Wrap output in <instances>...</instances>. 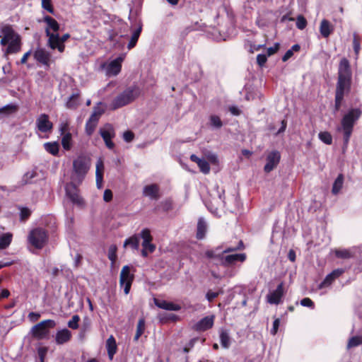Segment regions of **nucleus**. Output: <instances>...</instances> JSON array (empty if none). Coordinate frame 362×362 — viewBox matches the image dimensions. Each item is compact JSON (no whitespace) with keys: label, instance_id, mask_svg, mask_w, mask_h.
Segmentation results:
<instances>
[{"label":"nucleus","instance_id":"20e7f679","mask_svg":"<svg viewBox=\"0 0 362 362\" xmlns=\"http://www.w3.org/2000/svg\"><path fill=\"white\" fill-rule=\"evenodd\" d=\"M140 94V90L137 86H130L126 88L123 92L116 96L111 103L109 108L115 110L123 106L128 105L134 101Z\"/></svg>","mask_w":362,"mask_h":362},{"label":"nucleus","instance_id":"0e129e2a","mask_svg":"<svg viewBox=\"0 0 362 362\" xmlns=\"http://www.w3.org/2000/svg\"><path fill=\"white\" fill-rule=\"evenodd\" d=\"M134 135L131 131H127L123 134V139L127 142H130L133 140Z\"/></svg>","mask_w":362,"mask_h":362},{"label":"nucleus","instance_id":"e433bc0d","mask_svg":"<svg viewBox=\"0 0 362 362\" xmlns=\"http://www.w3.org/2000/svg\"><path fill=\"white\" fill-rule=\"evenodd\" d=\"M146 329V322L144 317H141L139 320L137 326H136V331L135 336L134 337V341H137L140 337L144 334Z\"/></svg>","mask_w":362,"mask_h":362},{"label":"nucleus","instance_id":"5fc2aeb1","mask_svg":"<svg viewBox=\"0 0 362 362\" xmlns=\"http://www.w3.org/2000/svg\"><path fill=\"white\" fill-rule=\"evenodd\" d=\"M306 25V19L303 16H298L296 19V27L300 30H303Z\"/></svg>","mask_w":362,"mask_h":362},{"label":"nucleus","instance_id":"c03bdc74","mask_svg":"<svg viewBox=\"0 0 362 362\" xmlns=\"http://www.w3.org/2000/svg\"><path fill=\"white\" fill-rule=\"evenodd\" d=\"M362 344V336L356 335L351 337L347 344V349L356 347Z\"/></svg>","mask_w":362,"mask_h":362},{"label":"nucleus","instance_id":"f3484780","mask_svg":"<svg viewBox=\"0 0 362 362\" xmlns=\"http://www.w3.org/2000/svg\"><path fill=\"white\" fill-rule=\"evenodd\" d=\"M344 272V270L342 269L333 270L331 273L327 274L325 279L318 285V288L322 289L330 286L335 279L339 277Z\"/></svg>","mask_w":362,"mask_h":362},{"label":"nucleus","instance_id":"6e6d98bb","mask_svg":"<svg viewBox=\"0 0 362 362\" xmlns=\"http://www.w3.org/2000/svg\"><path fill=\"white\" fill-rule=\"evenodd\" d=\"M42 7L50 13H54V8L51 0H42Z\"/></svg>","mask_w":362,"mask_h":362},{"label":"nucleus","instance_id":"b1692460","mask_svg":"<svg viewBox=\"0 0 362 362\" xmlns=\"http://www.w3.org/2000/svg\"><path fill=\"white\" fill-rule=\"evenodd\" d=\"M71 332L68 329H63L59 330L56 333L55 341L59 345L64 344L68 342L71 338Z\"/></svg>","mask_w":362,"mask_h":362},{"label":"nucleus","instance_id":"f257e3e1","mask_svg":"<svg viewBox=\"0 0 362 362\" xmlns=\"http://www.w3.org/2000/svg\"><path fill=\"white\" fill-rule=\"evenodd\" d=\"M245 247L243 242L240 240L238 244L234 245H226L223 250V255L220 257L221 265L226 267L235 266L238 262L243 263L246 259L245 253H233L238 250H242Z\"/></svg>","mask_w":362,"mask_h":362},{"label":"nucleus","instance_id":"de8ad7c7","mask_svg":"<svg viewBox=\"0 0 362 362\" xmlns=\"http://www.w3.org/2000/svg\"><path fill=\"white\" fill-rule=\"evenodd\" d=\"M319 139L325 144L330 145L332 143V136L328 132H321L318 134Z\"/></svg>","mask_w":362,"mask_h":362},{"label":"nucleus","instance_id":"a878e982","mask_svg":"<svg viewBox=\"0 0 362 362\" xmlns=\"http://www.w3.org/2000/svg\"><path fill=\"white\" fill-rule=\"evenodd\" d=\"M333 30L334 27L329 21L326 19L322 20L320 25V33L323 37H328Z\"/></svg>","mask_w":362,"mask_h":362},{"label":"nucleus","instance_id":"4d7b16f0","mask_svg":"<svg viewBox=\"0 0 362 362\" xmlns=\"http://www.w3.org/2000/svg\"><path fill=\"white\" fill-rule=\"evenodd\" d=\"M223 293V291L221 290L218 292H214V291L209 290V291H207V293L206 294V298L207 299V300L209 302H212L216 298H217L218 296V295L220 293Z\"/></svg>","mask_w":362,"mask_h":362},{"label":"nucleus","instance_id":"58836bf2","mask_svg":"<svg viewBox=\"0 0 362 362\" xmlns=\"http://www.w3.org/2000/svg\"><path fill=\"white\" fill-rule=\"evenodd\" d=\"M143 250H141V255L146 257L148 253H153L156 250L155 245L151 242H142Z\"/></svg>","mask_w":362,"mask_h":362},{"label":"nucleus","instance_id":"473e14b6","mask_svg":"<svg viewBox=\"0 0 362 362\" xmlns=\"http://www.w3.org/2000/svg\"><path fill=\"white\" fill-rule=\"evenodd\" d=\"M219 337L222 347L224 349H228L231 344V339L228 331L226 329H221L220 331Z\"/></svg>","mask_w":362,"mask_h":362},{"label":"nucleus","instance_id":"6ab92c4d","mask_svg":"<svg viewBox=\"0 0 362 362\" xmlns=\"http://www.w3.org/2000/svg\"><path fill=\"white\" fill-rule=\"evenodd\" d=\"M338 78L351 79V70L348 59L343 58L339 65Z\"/></svg>","mask_w":362,"mask_h":362},{"label":"nucleus","instance_id":"ea45409f","mask_svg":"<svg viewBox=\"0 0 362 362\" xmlns=\"http://www.w3.org/2000/svg\"><path fill=\"white\" fill-rule=\"evenodd\" d=\"M98 121L92 118H89L86 123L85 131L87 135L90 136L94 132Z\"/></svg>","mask_w":362,"mask_h":362},{"label":"nucleus","instance_id":"774afa93","mask_svg":"<svg viewBox=\"0 0 362 362\" xmlns=\"http://www.w3.org/2000/svg\"><path fill=\"white\" fill-rule=\"evenodd\" d=\"M46 352L47 349L45 348H40L38 349V355L40 358L39 362H44Z\"/></svg>","mask_w":362,"mask_h":362},{"label":"nucleus","instance_id":"f8f14e48","mask_svg":"<svg viewBox=\"0 0 362 362\" xmlns=\"http://www.w3.org/2000/svg\"><path fill=\"white\" fill-rule=\"evenodd\" d=\"M76 183V182L72 181L66 185V194L74 204L81 205L83 204V199L78 194V189Z\"/></svg>","mask_w":362,"mask_h":362},{"label":"nucleus","instance_id":"f03ea898","mask_svg":"<svg viewBox=\"0 0 362 362\" xmlns=\"http://www.w3.org/2000/svg\"><path fill=\"white\" fill-rule=\"evenodd\" d=\"M361 115L362 110L361 109L351 108L343 116L341 120V127L338 128V131L341 130L343 132V149L347 148L353 132L354 126Z\"/></svg>","mask_w":362,"mask_h":362},{"label":"nucleus","instance_id":"bf43d9fd","mask_svg":"<svg viewBox=\"0 0 362 362\" xmlns=\"http://www.w3.org/2000/svg\"><path fill=\"white\" fill-rule=\"evenodd\" d=\"M300 305L304 307L314 308V303L309 298H304L300 300Z\"/></svg>","mask_w":362,"mask_h":362},{"label":"nucleus","instance_id":"2eb2a0df","mask_svg":"<svg viewBox=\"0 0 362 362\" xmlns=\"http://www.w3.org/2000/svg\"><path fill=\"white\" fill-rule=\"evenodd\" d=\"M284 296V284L280 283L276 288L267 296V302L270 304L278 305Z\"/></svg>","mask_w":362,"mask_h":362},{"label":"nucleus","instance_id":"c756f323","mask_svg":"<svg viewBox=\"0 0 362 362\" xmlns=\"http://www.w3.org/2000/svg\"><path fill=\"white\" fill-rule=\"evenodd\" d=\"M214 200L218 206H225L224 190L220 189L218 186H216Z\"/></svg>","mask_w":362,"mask_h":362},{"label":"nucleus","instance_id":"4be33fe9","mask_svg":"<svg viewBox=\"0 0 362 362\" xmlns=\"http://www.w3.org/2000/svg\"><path fill=\"white\" fill-rule=\"evenodd\" d=\"M154 304L159 308L171 310V311H179L181 309V306L178 304H175L173 302H168L165 300H159L157 298L153 299Z\"/></svg>","mask_w":362,"mask_h":362},{"label":"nucleus","instance_id":"864d4df0","mask_svg":"<svg viewBox=\"0 0 362 362\" xmlns=\"http://www.w3.org/2000/svg\"><path fill=\"white\" fill-rule=\"evenodd\" d=\"M353 48L356 55L357 56L361 49L360 40L356 33L354 34Z\"/></svg>","mask_w":362,"mask_h":362},{"label":"nucleus","instance_id":"aec40b11","mask_svg":"<svg viewBox=\"0 0 362 362\" xmlns=\"http://www.w3.org/2000/svg\"><path fill=\"white\" fill-rule=\"evenodd\" d=\"M159 191L160 189L158 185H148L143 189V195L151 200H158L160 198Z\"/></svg>","mask_w":362,"mask_h":362},{"label":"nucleus","instance_id":"dca6fc26","mask_svg":"<svg viewBox=\"0 0 362 362\" xmlns=\"http://www.w3.org/2000/svg\"><path fill=\"white\" fill-rule=\"evenodd\" d=\"M214 316H206L203 317L192 327L193 329L197 332H204L209 329L214 325Z\"/></svg>","mask_w":362,"mask_h":362},{"label":"nucleus","instance_id":"3c124183","mask_svg":"<svg viewBox=\"0 0 362 362\" xmlns=\"http://www.w3.org/2000/svg\"><path fill=\"white\" fill-rule=\"evenodd\" d=\"M80 321V317L78 315L72 316L71 319L68 322V327L73 329L78 328V322Z\"/></svg>","mask_w":362,"mask_h":362},{"label":"nucleus","instance_id":"4468645a","mask_svg":"<svg viewBox=\"0 0 362 362\" xmlns=\"http://www.w3.org/2000/svg\"><path fill=\"white\" fill-rule=\"evenodd\" d=\"M36 127L37 130L42 133L50 132L53 128V124L49 119V116L46 114H41L36 119Z\"/></svg>","mask_w":362,"mask_h":362},{"label":"nucleus","instance_id":"bb28decb","mask_svg":"<svg viewBox=\"0 0 362 362\" xmlns=\"http://www.w3.org/2000/svg\"><path fill=\"white\" fill-rule=\"evenodd\" d=\"M106 349L109 358L112 360L117 349L116 340L112 335H111L106 341Z\"/></svg>","mask_w":362,"mask_h":362},{"label":"nucleus","instance_id":"37998d69","mask_svg":"<svg viewBox=\"0 0 362 362\" xmlns=\"http://www.w3.org/2000/svg\"><path fill=\"white\" fill-rule=\"evenodd\" d=\"M12 235L11 233H5L0 236V250L6 248L11 243Z\"/></svg>","mask_w":362,"mask_h":362},{"label":"nucleus","instance_id":"7ed1b4c3","mask_svg":"<svg viewBox=\"0 0 362 362\" xmlns=\"http://www.w3.org/2000/svg\"><path fill=\"white\" fill-rule=\"evenodd\" d=\"M2 36L0 43L1 45H8L5 54H15L21 50V36L9 25H6L1 29Z\"/></svg>","mask_w":362,"mask_h":362},{"label":"nucleus","instance_id":"9b49d317","mask_svg":"<svg viewBox=\"0 0 362 362\" xmlns=\"http://www.w3.org/2000/svg\"><path fill=\"white\" fill-rule=\"evenodd\" d=\"M99 133L103 138L107 148L112 150L115 148V144L112 141V139L115 136L113 127L110 124H107L105 126L104 128L100 129Z\"/></svg>","mask_w":362,"mask_h":362},{"label":"nucleus","instance_id":"423d86ee","mask_svg":"<svg viewBox=\"0 0 362 362\" xmlns=\"http://www.w3.org/2000/svg\"><path fill=\"white\" fill-rule=\"evenodd\" d=\"M28 242L35 248L40 250L45 247L48 241V234L42 228L32 230L28 235Z\"/></svg>","mask_w":362,"mask_h":362},{"label":"nucleus","instance_id":"13d9d810","mask_svg":"<svg viewBox=\"0 0 362 362\" xmlns=\"http://www.w3.org/2000/svg\"><path fill=\"white\" fill-rule=\"evenodd\" d=\"M31 211L27 207L21 208V220H25L30 216Z\"/></svg>","mask_w":362,"mask_h":362},{"label":"nucleus","instance_id":"052dcab7","mask_svg":"<svg viewBox=\"0 0 362 362\" xmlns=\"http://www.w3.org/2000/svg\"><path fill=\"white\" fill-rule=\"evenodd\" d=\"M199 340L198 338H193L184 347L183 350L185 353H187L189 351V350L194 346L195 343Z\"/></svg>","mask_w":362,"mask_h":362},{"label":"nucleus","instance_id":"603ef678","mask_svg":"<svg viewBox=\"0 0 362 362\" xmlns=\"http://www.w3.org/2000/svg\"><path fill=\"white\" fill-rule=\"evenodd\" d=\"M139 236V238H141L143 239V242H151L153 239L150 230L148 228L143 229Z\"/></svg>","mask_w":362,"mask_h":362},{"label":"nucleus","instance_id":"680f3d73","mask_svg":"<svg viewBox=\"0 0 362 362\" xmlns=\"http://www.w3.org/2000/svg\"><path fill=\"white\" fill-rule=\"evenodd\" d=\"M279 325H280V319L279 318L275 319L273 322L272 328L270 331V332L272 335H275L277 333Z\"/></svg>","mask_w":362,"mask_h":362},{"label":"nucleus","instance_id":"0eeeda50","mask_svg":"<svg viewBox=\"0 0 362 362\" xmlns=\"http://www.w3.org/2000/svg\"><path fill=\"white\" fill-rule=\"evenodd\" d=\"M46 35L48 37L47 46L52 49H57L59 52H63L65 49L64 42L69 38L68 33L59 36L58 33H54L46 30Z\"/></svg>","mask_w":362,"mask_h":362},{"label":"nucleus","instance_id":"412c9836","mask_svg":"<svg viewBox=\"0 0 362 362\" xmlns=\"http://www.w3.org/2000/svg\"><path fill=\"white\" fill-rule=\"evenodd\" d=\"M68 128L67 124H63L60 127L61 134L62 135V145L63 148L68 151L70 150L71 147V134L70 132H66Z\"/></svg>","mask_w":362,"mask_h":362},{"label":"nucleus","instance_id":"ddd939ff","mask_svg":"<svg viewBox=\"0 0 362 362\" xmlns=\"http://www.w3.org/2000/svg\"><path fill=\"white\" fill-rule=\"evenodd\" d=\"M281 158L280 153L276 151H272L267 156V163L264 167V170L266 173L272 171L279 164Z\"/></svg>","mask_w":362,"mask_h":362},{"label":"nucleus","instance_id":"2f4dec72","mask_svg":"<svg viewBox=\"0 0 362 362\" xmlns=\"http://www.w3.org/2000/svg\"><path fill=\"white\" fill-rule=\"evenodd\" d=\"M44 22H45L47 25V27L45 28V31L48 30H53L54 33H56L59 30V25L57 21L53 18L46 16L44 17Z\"/></svg>","mask_w":362,"mask_h":362},{"label":"nucleus","instance_id":"69168bd1","mask_svg":"<svg viewBox=\"0 0 362 362\" xmlns=\"http://www.w3.org/2000/svg\"><path fill=\"white\" fill-rule=\"evenodd\" d=\"M267 56L265 54H259L257 56V62L259 66H263L267 62Z\"/></svg>","mask_w":362,"mask_h":362},{"label":"nucleus","instance_id":"9d476101","mask_svg":"<svg viewBox=\"0 0 362 362\" xmlns=\"http://www.w3.org/2000/svg\"><path fill=\"white\" fill-rule=\"evenodd\" d=\"M133 279L134 276L130 274V267L128 265L124 266L120 272L119 284L124 288L126 295L129 293Z\"/></svg>","mask_w":362,"mask_h":362},{"label":"nucleus","instance_id":"49530a36","mask_svg":"<svg viewBox=\"0 0 362 362\" xmlns=\"http://www.w3.org/2000/svg\"><path fill=\"white\" fill-rule=\"evenodd\" d=\"M210 125L215 129H220L223 126V122L217 115H211L209 118Z\"/></svg>","mask_w":362,"mask_h":362},{"label":"nucleus","instance_id":"393cba45","mask_svg":"<svg viewBox=\"0 0 362 362\" xmlns=\"http://www.w3.org/2000/svg\"><path fill=\"white\" fill-rule=\"evenodd\" d=\"M350 83L351 79L338 78L335 95L344 96L345 91L349 89Z\"/></svg>","mask_w":362,"mask_h":362},{"label":"nucleus","instance_id":"1a4fd4ad","mask_svg":"<svg viewBox=\"0 0 362 362\" xmlns=\"http://www.w3.org/2000/svg\"><path fill=\"white\" fill-rule=\"evenodd\" d=\"M125 58V54H120L116 59L112 60L109 63H105L102 67L105 69L106 74L108 76H117L121 71L122 63Z\"/></svg>","mask_w":362,"mask_h":362},{"label":"nucleus","instance_id":"09e8293b","mask_svg":"<svg viewBox=\"0 0 362 362\" xmlns=\"http://www.w3.org/2000/svg\"><path fill=\"white\" fill-rule=\"evenodd\" d=\"M117 246L115 245H111L108 249L107 256L109 259L111 261L112 264H113L117 259Z\"/></svg>","mask_w":362,"mask_h":362},{"label":"nucleus","instance_id":"cd10ccee","mask_svg":"<svg viewBox=\"0 0 362 362\" xmlns=\"http://www.w3.org/2000/svg\"><path fill=\"white\" fill-rule=\"evenodd\" d=\"M103 169L104 165L102 160H98L96 163V171H95V177H96V185L98 188H100L102 186L103 177Z\"/></svg>","mask_w":362,"mask_h":362},{"label":"nucleus","instance_id":"a19ab883","mask_svg":"<svg viewBox=\"0 0 362 362\" xmlns=\"http://www.w3.org/2000/svg\"><path fill=\"white\" fill-rule=\"evenodd\" d=\"M334 254L337 258L344 259H350L354 257V254L351 252V250H348V249L335 250Z\"/></svg>","mask_w":362,"mask_h":362},{"label":"nucleus","instance_id":"a211bd4d","mask_svg":"<svg viewBox=\"0 0 362 362\" xmlns=\"http://www.w3.org/2000/svg\"><path fill=\"white\" fill-rule=\"evenodd\" d=\"M34 58L45 66H49L51 54L44 48H37L34 52Z\"/></svg>","mask_w":362,"mask_h":362},{"label":"nucleus","instance_id":"39448f33","mask_svg":"<svg viewBox=\"0 0 362 362\" xmlns=\"http://www.w3.org/2000/svg\"><path fill=\"white\" fill-rule=\"evenodd\" d=\"M89 161L86 157L78 156L73 162L74 173L71 175L73 182L80 184L89 169Z\"/></svg>","mask_w":362,"mask_h":362},{"label":"nucleus","instance_id":"72a5a7b5","mask_svg":"<svg viewBox=\"0 0 362 362\" xmlns=\"http://www.w3.org/2000/svg\"><path fill=\"white\" fill-rule=\"evenodd\" d=\"M18 110V105L15 103H10L0 108V115H10L16 112Z\"/></svg>","mask_w":362,"mask_h":362},{"label":"nucleus","instance_id":"c9c22d12","mask_svg":"<svg viewBox=\"0 0 362 362\" xmlns=\"http://www.w3.org/2000/svg\"><path fill=\"white\" fill-rule=\"evenodd\" d=\"M343 184L344 176L342 174H339L333 183L332 193L334 195L339 194L343 187Z\"/></svg>","mask_w":362,"mask_h":362},{"label":"nucleus","instance_id":"338daca9","mask_svg":"<svg viewBox=\"0 0 362 362\" xmlns=\"http://www.w3.org/2000/svg\"><path fill=\"white\" fill-rule=\"evenodd\" d=\"M112 199V192L110 189H105L103 194V199L108 202Z\"/></svg>","mask_w":362,"mask_h":362},{"label":"nucleus","instance_id":"a18cd8bd","mask_svg":"<svg viewBox=\"0 0 362 362\" xmlns=\"http://www.w3.org/2000/svg\"><path fill=\"white\" fill-rule=\"evenodd\" d=\"M102 105V103H99L98 106L93 107V112L90 115V118L99 121L100 116L104 113L105 110L100 107L99 105Z\"/></svg>","mask_w":362,"mask_h":362},{"label":"nucleus","instance_id":"f704fd0d","mask_svg":"<svg viewBox=\"0 0 362 362\" xmlns=\"http://www.w3.org/2000/svg\"><path fill=\"white\" fill-rule=\"evenodd\" d=\"M130 245L133 250H138L139 248V235H134L130 238L125 240L124 247Z\"/></svg>","mask_w":362,"mask_h":362},{"label":"nucleus","instance_id":"79ce46f5","mask_svg":"<svg viewBox=\"0 0 362 362\" xmlns=\"http://www.w3.org/2000/svg\"><path fill=\"white\" fill-rule=\"evenodd\" d=\"M45 149L53 156L59 153V144L57 142H47L44 144Z\"/></svg>","mask_w":362,"mask_h":362},{"label":"nucleus","instance_id":"e2e57ef3","mask_svg":"<svg viewBox=\"0 0 362 362\" xmlns=\"http://www.w3.org/2000/svg\"><path fill=\"white\" fill-rule=\"evenodd\" d=\"M344 99V96L340 95H335V105H334V110L338 111L340 109L341 102Z\"/></svg>","mask_w":362,"mask_h":362},{"label":"nucleus","instance_id":"7c9ffc66","mask_svg":"<svg viewBox=\"0 0 362 362\" xmlns=\"http://www.w3.org/2000/svg\"><path fill=\"white\" fill-rule=\"evenodd\" d=\"M207 230V224L203 218H199L197 223V239H203Z\"/></svg>","mask_w":362,"mask_h":362},{"label":"nucleus","instance_id":"5701e85b","mask_svg":"<svg viewBox=\"0 0 362 362\" xmlns=\"http://www.w3.org/2000/svg\"><path fill=\"white\" fill-rule=\"evenodd\" d=\"M122 28L124 30H122V28L119 30H112V32L109 35V38L110 41L114 42H119L121 38H127L128 37V29L127 25L126 24H122Z\"/></svg>","mask_w":362,"mask_h":362},{"label":"nucleus","instance_id":"6e6552de","mask_svg":"<svg viewBox=\"0 0 362 362\" xmlns=\"http://www.w3.org/2000/svg\"><path fill=\"white\" fill-rule=\"evenodd\" d=\"M55 326L56 322L53 320H45L33 326L31 332L35 338L42 339L48 335L49 329Z\"/></svg>","mask_w":362,"mask_h":362},{"label":"nucleus","instance_id":"c85d7f7f","mask_svg":"<svg viewBox=\"0 0 362 362\" xmlns=\"http://www.w3.org/2000/svg\"><path fill=\"white\" fill-rule=\"evenodd\" d=\"M141 30H142V25L139 24L138 28L133 31L132 36L130 37L129 42L127 45V48L129 50L132 49L133 47H134L135 45H136L138 39L141 33Z\"/></svg>","mask_w":362,"mask_h":362},{"label":"nucleus","instance_id":"8fccbe9b","mask_svg":"<svg viewBox=\"0 0 362 362\" xmlns=\"http://www.w3.org/2000/svg\"><path fill=\"white\" fill-rule=\"evenodd\" d=\"M200 170L204 173L207 174L210 171V166L209 163L204 158H202L201 160H199V163L197 164Z\"/></svg>","mask_w":362,"mask_h":362},{"label":"nucleus","instance_id":"4c0bfd02","mask_svg":"<svg viewBox=\"0 0 362 362\" xmlns=\"http://www.w3.org/2000/svg\"><path fill=\"white\" fill-rule=\"evenodd\" d=\"M78 94L74 93L68 99L66 106L69 109H76L79 105Z\"/></svg>","mask_w":362,"mask_h":362}]
</instances>
